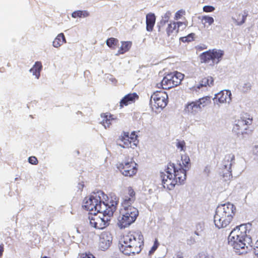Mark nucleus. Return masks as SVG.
<instances>
[{"label": "nucleus", "instance_id": "1", "mask_svg": "<svg viewBox=\"0 0 258 258\" xmlns=\"http://www.w3.org/2000/svg\"><path fill=\"white\" fill-rule=\"evenodd\" d=\"M107 198L102 191H97L92 193L89 197H86L84 200L83 207L91 214L93 213H102L108 215H113L116 209L117 201L116 198L105 202Z\"/></svg>", "mask_w": 258, "mask_h": 258}, {"label": "nucleus", "instance_id": "2", "mask_svg": "<svg viewBox=\"0 0 258 258\" xmlns=\"http://www.w3.org/2000/svg\"><path fill=\"white\" fill-rule=\"evenodd\" d=\"M136 192L132 187H128L122 197L121 207L118 217L117 225L122 229L128 227L134 223L139 215L137 208L132 206L136 200Z\"/></svg>", "mask_w": 258, "mask_h": 258}, {"label": "nucleus", "instance_id": "3", "mask_svg": "<svg viewBox=\"0 0 258 258\" xmlns=\"http://www.w3.org/2000/svg\"><path fill=\"white\" fill-rule=\"evenodd\" d=\"M186 170L182 167L181 163L177 167L173 163L168 164L167 168L160 173L164 188L171 190L176 184L183 183L186 179Z\"/></svg>", "mask_w": 258, "mask_h": 258}, {"label": "nucleus", "instance_id": "4", "mask_svg": "<svg viewBox=\"0 0 258 258\" xmlns=\"http://www.w3.org/2000/svg\"><path fill=\"white\" fill-rule=\"evenodd\" d=\"M144 245V237L140 231H131L123 235L119 241V248L126 255L139 253Z\"/></svg>", "mask_w": 258, "mask_h": 258}, {"label": "nucleus", "instance_id": "5", "mask_svg": "<svg viewBox=\"0 0 258 258\" xmlns=\"http://www.w3.org/2000/svg\"><path fill=\"white\" fill-rule=\"evenodd\" d=\"M251 225L249 224H241L235 227L229 235L228 244L233 247L235 252L240 254L247 252L248 243L246 242L247 233Z\"/></svg>", "mask_w": 258, "mask_h": 258}, {"label": "nucleus", "instance_id": "6", "mask_svg": "<svg viewBox=\"0 0 258 258\" xmlns=\"http://www.w3.org/2000/svg\"><path fill=\"white\" fill-rule=\"evenodd\" d=\"M236 212L235 206L231 203L219 205L215 211L214 222L218 229L226 227L232 221Z\"/></svg>", "mask_w": 258, "mask_h": 258}, {"label": "nucleus", "instance_id": "7", "mask_svg": "<svg viewBox=\"0 0 258 258\" xmlns=\"http://www.w3.org/2000/svg\"><path fill=\"white\" fill-rule=\"evenodd\" d=\"M100 215H98L96 213L94 212L92 214L89 216L90 225L98 229H102L109 225L110 218L113 215H108L104 213H99Z\"/></svg>", "mask_w": 258, "mask_h": 258}, {"label": "nucleus", "instance_id": "8", "mask_svg": "<svg viewBox=\"0 0 258 258\" xmlns=\"http://www.w3.org/2000/svg\"><path fill=\"white\" fill-rule=\"evenodd\" d=\"M223 54V51L220 49H213L202 53L200 55V58L202 62L210 63V64L214 65L219 63Z\"/></svg>", "mask_w": 258, "mask_h": 258}, {"label": "nucleus", "instance_id": "9", "mask_svg": "<svg viewBox=\"0 0 258 258\" xmlns=\"http://www.w3.org/2000/svg\"><path fill=\"white\" fill-rule=\"evenodd\" d=\"M137 164L133 161L132 158L128 159L117 164V168L122 175L125 176H133L138 171Z\"/></svg>", "mask_w": 258, "mask_h": 258}, {"label": "nucleus", "instance_id": "10", "mask_svg": "<svg viewBox=\"0 0 258 258\" xmlns=\"http://www.w3.org/2000/svg\"><path fill=\"white\" fill-rule=\"evenodd\" d=\"M150 101L156 108L163 109L167 104L168 95L165 91H156L151 96Z\"/></svg>", "mask_w": 258, "mask_h": 258}, {"label": "nucleus", "instance_id": "11", "mask_svg": "<svg viewBox=\"0 0 258 258\" xmlns=\"http://www.w3.org/2000/svg\"><path fill=\"white\" fill-rule=\"evenodd\" d=\"M119 146L124 148H134L138 144L137 136L134 132L130 135L128 133H124L120 137Z\"/></svg>", "mask_w": 258, "mask_h": 258}, {"label": "nucleus", "instance_id": "12", "mask_svg": "<svg viewBox=\"0 0 258 258\" xmlns=\"http://www.w3.org/2000/svg\"><path fill=\"white\" fill-rule=\"evenodd\" d=\"M231 96L232 94L230 90H222L215 94L214 97L213 99L214 103L218 107L223 104H229L231 102Z\"/></svg>", "mask_w": 258, "mask_h": 258}, {"label": "nucleus", "instance_id": "13", "mask_svg": "<svg viewBox=\"0 0 258 258\" xmlns=\"http://www.w3.org/2000/svg\"><path fill=\"white\" fill-rule=\"evenodd\" d=\"M252 123V120L249 118L244 119L241 118L235 120L233 131L237 134H243L247 129L248 125Z\"/></svg>", "mask_w": 258, "mask_h": 258}, {"label": "nucleus", "instance_id": "14", "mask_svg": "<svg viewBox=\"0 0 258 258\" xmlns=\"http://www.w3.org/2000/svg\"><path fill=\"white\" fill-rule=\"evenodd\" d=\"M112 242L111 234L107 231L102 232L99 236V248L105 250L109 248Z\"/></svg>", "mask_w": 258, "mask_h": 258}, {"label": "nucleus", "instance_id": "15", "mask_svg": "<svg viewBox=\"0 0 258 258\" xmlns=\"http://www.w3.org/2000/svg\"><path fill=\"white\" fill-rule=\"evenodd\" d=\"M199 104L196 101L188 102L184 107V111L188 115H195L200 111Z\"/></svg>", "mask_w": 258, "mask_h": 258}, {"label": "nucleus", "instance_id": "16", "mask_svg": "<svg viewBox=\"0 0 258 258\" xmlns=\"http://www.w3.org/2000/svg\"><path fill=\"white\" fill-rule=\"evenodd\" d=\"M138 99L136 93H130L125 95L120 101V106L123 107L135 102Z\"/></svg>", "mask_w": 258, "mask_h": 258}, {"label": "nucleus", "instance_id": "17", "mask_svg": "<svg viewBox=\"0 0 258 258\" xmlns=\"http://www.w3.org/2000/svg\"><path fill=\"white\" fill-rule=\"evenodd\" d=\"M172 76L170 73L166 75L162 79L161 83L157 84L158 88L162 87L164 89H169L174 87Z\"/></svg>", "mask_w": 258, "mask_h": 258}, {"label": "nucleus", "instance_id": "18", "mask_svg": "<svg viewBox=\"0 0 258 258\" xmlns=\"http://www.w3.org/2000/svg\"><path fill=\"white\" fill-rule=\"evenodd\" d=\"M101 117L102 118L101 123L105 128L109 127L110 125L116 119V118L108 113L102 114Z\"/></svg>", "mask_w": 258, "mask_h": 258}, {"label": "nucleus", "instance_id": "19", "mask_svg": "<svg viewBox=\"0 0 258 258\" xmlns=\"http://www.w3.org/2000/svg\"><path fill=\"white\" fill-rule=\"evenodd\" d=\"M246 18V15L239 12H236L232 17L233 22L237 26H240L244 23Z\"/></svg>", "mask_w": 258, "mask_h": 258}, {"label": "nucleus", "instance_id": "20", "mask_svg": "<svg viewBox=\"0 0 258 258\" xmlns=\"http://www.w3.org/2000/svg\"><path fill=\"white\" fill-rule=\"evenodd\" d=\"M214 79L211 76H208L206 78H203L200 82L199 84H198L194 87L195 90L197 91L198 89H200L201 87H206L207 86H211L213 85Z\"/></svg>", "mask_w": 258, "mask_h": 258}, {"label": "nucleus", "instance_id": "21", "mask_svg": "<svg viewBox=\"0 0 258 258\" xmlns=\"http://www.w3.org/2000/svg\"><path fill=\"white\" fill-rule=\"evenodd\" d=\"M120 43L121 45L119 47L117 52L115 54L116 55L123 54L128 51L132 45V42L129 41H121Z\"/></svg>", "mask_w": 258, "mask_h": 258}, {"label": "nucleus", "instance_id": "22", "mask_svg": "<svg viewBox=\"0 0 258 258\" xmlns=\"http://www.w3.org/2000/svg\"><path fill=\"white\" fill-rule=\"evenodd\" d=\"M42 69V65L40 61H36L32 68L30 70V72L38 79L40 76V72Z\"/></svg>", "mask_w": 258, "mask_h": 258}, {"label": "nucleus", "instance_id": "23", "mask_svg": "<svg viewBox=\"0 0 258 258\" xmlns=\"http://www.w3.org/2000/svg\"><path fill=\"white\" fill-rule=\"evenodd\" d=\"M67 42L66 38L62 33L58 34L52 42V46L55 48H59L63 43Z\"/></svg>", "mask_w": 258, "mask_h": 258}, {"label": "nucleus", "instance_id": "24", "mask_svg": "<svg viewBox=\"0 0 258 258\" xmlns=\"http://www.w3.org/2000/svg\"><path fill=\"white\" fill-rule=\"evenodd\" d=\"M155 16L153 14H148L146 16V29L148 31H152L155 23Z\"/></svg>", "mask_w": 258, "mask_h": 258}, {"label": "nucleus", "instance_id": "25", "mask_svg": "<svg viewBox=\"0 0 258 258\" xmlns=\"http://www.w3.org/2000/svg\"><path fill=\"white\" fill-rule=\"evenodd\" d=\"M172 76V79L174 84V87L180 84L181 81L184 78V75L181 73L175 72L170 73Z\"/></svg>", "mask_w": 258, "mask_h": 258}, {"label": "nucleus", "instance_id": "26", "mask_svg": "<svg viewBox=\"0 0 258 258\" xmlns=\"http://www.w3.org/2000/svg\"><path fill=\"white\" fill-rule=\"evenodd\" d=\"M178 31V29H177L176 24L175 22H173L168 24L166 29L167 34L168 36H174L176 35Z\"/></svg>", "mask_w": 258, "mask_h": 258}, {"label": "nucleus", "instance_id": "27", "mask_svg": "<svg viewBox=\"0 0 258 258\" xmlns=\"http://www.w3.org/2000/svg\"><path fill=\"white\" fill-rule=\"evenodd\" d=\"M199 18L201 20L205 27L212 25L214 22V18L209 15H204L199 17Z\"/></svg>", "mask_w": 258, "mask_h": 258}, {"label": "nucleus", "instance_id": "28", "mask_svg": "<svg viewBox=\"0 0 258 258\" xmlns=\"http://www.w3.org/2000/svg\"><path fill=\"white\" fill-rule=\"evenodd\" d=\"M89 16V13L87 11H77L72 14V17L76 18H86Z\"/></svg>", "mask_w": 258, "mask_h": 258}, {"label": "nucleus", "instance_id": "29", "mask_svg": "<svg viewBox=\"0 0 258 258\" xmlns=\"http://www.w3.org/2000/svg\"><path fill=\"white\" fill-rule=\"evenodd\" d=\"M197 104H199V107L201 109L202 107H203L208 105L210 102V97L206 96L199 99L198 100L196 101Z\"/></svg>", "mask_w": 258, "mask_h": 258}, {"label": "nucleus", "instance_id": "30", "mask_svg": "<svg viewBox=\"0 0 258 258\" xmlns=\"http://www.w3.org/2000/svg\"><path fill=\"white\" fill-rule=\"evenodd\" d=\"M118 43V39L115 38H108L106 41L107 45L110 48L113 49L115 48L116 46L117 45Z\"/></svg>", "mask_w": 258, "mask_h": 258}, {"label": "nucleus", "instance_id": "31", "mask_svg": "<svg viewBox=\"0 0 258 258\" xmlns=\"http://www.w3.org/2000/svg\"><path fill=\"white\" fill-rule=\"evenodd\" d=\"M181 162L182 164L181 166L184 169H186L187 170H188L189 168V161L190 159L188 156L186 155H183L181 156Z\"/></svg>", "mask_w": 258, "mask_h": 258}, {"label": "nucleus", "instance_id": "32", "mask_svg": "<svg viewBox=\"0 0 258 258\" xmlns=\"http://www.w3.org/2000/svg\"><path fill=\"white\" fill-rule=\"evenodd\" d=\"M176 147L179 151L184 152L186 150L185 143L183 141H178L176 143Z\"/></svg>", "mask_w": 258, "mask_h": 258}, {"label": "nucleus", "instance_id": "33", "mask_svg": "<svg viewBox=\"0 0 258 258\" xmlns=\"http://www.w3.org/2000/svg\"><path fill=\"white\" fill-rule=\"evenodd\" d=\"M215 10V7L212 6H205L203 8V11L206 13L213 12Z\"/></svg>", "mask_w": 258, "mask_h": 258}, {"label": "nucleus", "instance_id": "34", "mask_svg": "<svg viewBox=\"0 0 258 258\" xmlns=\"http://www.w3.org/2000/svg\"><path fill=\"white\" fill-rule=\"evenodd\" d=\"M225 159H227V161H230L229 166H231L233 163H234V160L235 159V156L233 154H228L225 156Z\"/></svg>", "mask_w": 258, "mask_h": 258}, {"label": "nucleus", "instance_id": "35", "mask_svg": "<svg viewBox=\"0 0 258 258\" xmlns=\"http://www.w3.org/2000/svg\"><path fill=\"white\" fill-rule=\"evenodd\" d=\"M184 13H185V12L183 10H181L178 11L175 13L174 19L177 20L180 19L182 17V16L184 14Z\"/></svg>", "mask_w": 258, "mask_h": 258}, {"label": "nucleus", "instance_id": "36", "mask_svg": "<svg viewBox=\"0 0 258 258\" xmlns=\"http://www.w3.org/2000/svg\"><path fill=\"white\" fill-rule=\"evenodd\" d=\"M176 24L177 29H178V30H179L180 28H181L182 29H183L187 26V24L185 22H178L176 23Z\"/></svg>", "mask_w": 258, "mask_h": 258}, {"label": "nucleus", "instance_id": "37", "mask_svg": "<svg viewBox=\"0 0 258 258\" xmlns=\"http://www.w3.org/2000/svg\"><path fill=\"white\" fill-rule=\"evenodd\" d=\"M171 15V13L170 12H167L162 17V21H164V23L168 22L170 18Z\"/></svg>", "mask_w": 258, "mask_h": 258}, {"label": "nucleus", "instance_id": "38", "mask_svg": "<svg viewBox=\"0 0 258 258\" xmlns=\"http://www.w3.org/2000/svg\"><path fill=\"white\" fill-rule=\"evenodd\" d=\"M159 245V244L157 240L155 239L154 243V245L152 247L151 250L149 251V253L150 254L152 253H153L157 249Z\"/></svg>", "mask_w": 258, "mask_h": 258}, {"label": "nucleus", "instance_id": "39", "mask_svg": "<svg viewBox=\"0 0 258 258\" xmlns=\"http://www.w3.org/2000/svg\"><path fill=\"white\" fill-rule=\"evenodd\" d=\"M28 161L33 165H36L38 163L37 159L34 156L30 157L28 159Z\"/></svg>", "mask_w": 258, "mask_h": 258}, {"label": "nucleus", "instance_id": "40", "mask_svg": "<svg viewBox=\"0 0 258 258\" xmlns=\"http://www.w3.org/2000/svg\"><path fill=\"white\" fill-rule=\"evenodd\" d=\"M81 258H94V256L90 253H83L81 255Z\"/></svg>", "mask_w": 258, "mask_h": 258}, {"label": "nucleus", "instance_id": "41", "mask_svg": "<svg viewBox=\"0 0 258 258\" xmlns=\"http://www.w3.org/2000/svg\"><path fill=\"white\" fill-rule=\"evenodd\" d=\"M232 177V174L230 172L226 173V175L223 176L224 180L226 181L230 180L231 179Z\"/></svg>", "mask_w": 258, "mask_h": 258}, {"label": "nucleus", "instance_id": "42", "mask_svg": "<svg viewBox=\"0 0 258 258\" xmlns=\"http://www.w3.org/2000/svg\"><path fill=\"white\" fill-rule=\"evenodd\" d=\"M254 252L255 254L258 257V240L256 241L254 245Z\"/></svg>", "mask_w": 258, "mask_h": 258}, {"label": "nucleus", "instance_id": "43", "mask_svg": "<svg viewBox=\"0 0 258 258\" xmlns=\"http://www.w3.org/2000/svg\"><path fill=\"white\" fill-rule=\"evenodd\" d=\"M253 152L254 154L258 156V146H255L253 149Z\"/></svg>", "mask_w": 258, "mask_h": 258}, {"label": "nucleus", "instance_id": "44", "mask_svg": "<svg viewBox=\"0 0 258 258\" xmlns=\"http://www.w3.org/2000/svg\"><path fill=\"white\" fill-rule=\"evenodd\" d=\"M3 252H4V245L3 244H1L0 245V257L3 255Z\"/></svg>", "mask_w": 258, "mask_h": 258}, {"label": "nucleus", "instance_id": "45", "mask_svg": "<svg viewBox=\"0 0 258 258\" xmlns=\"http://www.w3.org/2000/svg\"><path fill=\"white\" fill-rule=\"evenodd\" d=\"M176 258H183L180 254H178L176 256Z\"/></svg>", "mask_w": 258, "mask_h": 258}, {"label": "nucleus", "instance_id": "46", "mask_svg": "<svg viewBox=\"0 0 258 258\" xmlns=\"http://www.w3.org/2000/svg\"><path fill=\"white\" fill-rule=\"evenodd\" d=\"M42 258H48L47 256H44V257H42Z\"/></svg>", "mask_w": 258, "mask_h": 258}, {"label": "nucleus", "instance_id": "47", "mask_svg": "<svg viewBox=\"0 0 258 258\" xmlns=\"http://www.w3.org/2000/svg\"><path fill=\"white\" fill-rule=\"evenodd\" d=\"M205 171H209V170L205 169Z\"/></svg>", "mask_w": 258, "mask_h": 258}, {"label": "nucleus", "instance_id": "48", "mask_svg": "<svg viewBox=\"0 0 258 258\" xmlns=\"http://www.w3.org/2000/svg\"><path fill=\"white\" fill-rule=\"evenodd\" d=\"M205 171H209V170L205 169Z\"/></svg>", "mask_w": 258, "mask_h": 258}]
</instances>
